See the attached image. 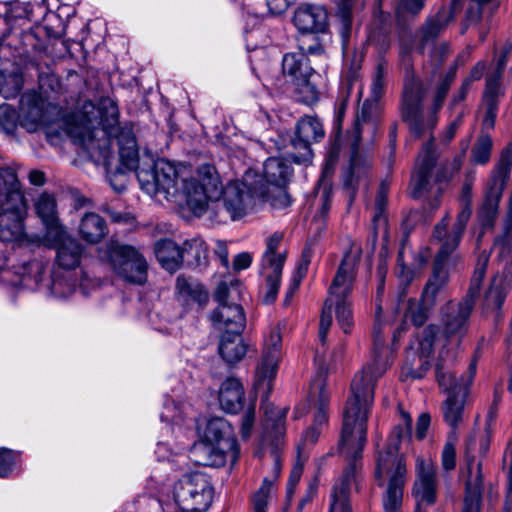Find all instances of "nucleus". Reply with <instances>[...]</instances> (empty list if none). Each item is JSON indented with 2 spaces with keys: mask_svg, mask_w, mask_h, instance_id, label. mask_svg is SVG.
I'll return each mask as SVG.
<instances>
[{
  "mask_svg": "<svg viewBox=\"0 0 512 512\" xmlns=\"http://www.w3.org/2000/svg\"><path fill=\"white\" fill-rule=\"evenodd\" d=\"M475 302L463 297L460 301L450 300L440 307V326L435 338L439 345V354L436 363L452 366L463 350V339L467 335L469 319Z\"/></svg>",
  "mask_w": 512,
  "mask_h": 512,
  "instance_id": "nucleus-4",
  "label": "nucleus"
},
{
  "mask_svg": "<svg viewBox=\"0 0 512 512\" xmlns=\"http://www.w3.org/2000/svg\"><path fill=\"white\" fill-rule=\"evenodd\" d=\"M475 181V172L468 171L465 174V180L462 184L458 202L460 211L457 214L455 223L452 230L448 232V225L450 221L449 214L447 213L441 221H439L433 231L434 239H448V246L458 247L463 234L465 232L467 223L472 215V187Z\"/></svg>",
  "mask_w": 512,
  "mask_h": 512,
  "instance_id": "nucleus-15",
  "label": "nucleus"
},
{
  "mask_svg": "<svg viewBox=\"0 0 512 512\" xmlns=\"http://www.w3.org/2000/svg\"><path fill=\"white\" fill-rule=\"evenodd\" d=\"M405 482H392L387 484L383 498L385 512H402L403 490Z\"/></svg>",
  "mask_w": 512,
  "mask_h": 512,
  "instance_id": "nucleus-50",
  "label": "nucleus"
},
{
  "mask_svg": "<svg viewBox=\"0 0 512 512\" xmlns=\"http://www.w3.org/2000/svg\"><path fill=\"white\" fill-rule=\"evenodd\" d=\"M183 262L191 265H201L207 259V246L200 238H193L183 243Z\"/></svg>",
  "mask_w": 512,
  "mask_h": 512,
  "instance_id": "nucleus-48",
  "label": "nucleus"
},
{
  "mask_svg": "<svg viewBox=\"0 0 512 512\" xmlns=\"http://www.w3.org/2000/svg\"><path fill=\"white\" fill-rule=\"evenodd\" d=\"M248 346L241 333H224L220 339L218 352L222 359L232 365L241 361L247 353Z\"/></svg>",
  "mask_w": 512,
  "mask_h": 512,
  "instance_id": "nucleus-32",
  "label": "nucleus"
},
{
  "mask_svg": "<svg viewBox=\"0 0 512 512\" xmlns=\"http://www.w3.org/2000/svg\"><path fill=\"white\" fill-rule=\"evenodd\" d=\"M400 417L402 424L394 427L385 451L379 452L376 459L375 478L380 486L385 482H406L407 469L404 457L399 453V447L403 437L411 434L412 418L404 410H400Z\"/></svg>",
  "mask_w": 512,
  "mask_h": 512,
  "instance_id": "nucleus-7",
  "label": "nucleus"
},
{
  "mask_svg": "<svg viewBox=\"0 0 512 512\" xmlns=\"http://www.w3.org/2000/svg\"><path fill=\"white\" fill-rule=\"evenodd\" d=\"M497 75L488 77L486 80V87L484 92L485 104H497L501 95V83Z\"/></svg>",
  "mask_w": 512,
  "mask_h": 512,
  "instance_id": "nucleus-62",
  "label": "nucleus"
},
{
  "mask_svg": "<svg viewBox=\"0 0 512 512\" xmlns=\"http://www.w3.org/2000/svg\"><path fill=\"white\" fill-rule=\"evenodd\" d=\"M56 245V262L59 267L66 270H73L79 267L83 256V246L73 237L63 230L61 236H49Z\"/></svg>",
  "mask_w": 512,
  "mask_h": 512,
  "instance_id": "nucleus-25",
  "label": "nucleus"
},
{
  "mask_svg": "<svg viewBox=\"0 0 512 512\" xmlns=\"http://www.w3.org/2000/svg\"><path fill=\"white\" fill-rule=\"evenodd\" d=\"M228 454L231 455V450L203 439L194 443L190 449V458L200 466H223Z\"/></svg>",
  "mask_w": 512,
  "mask_h": 512,
  "instance_id": "nucleus-27",
  "label": "nucleus"
},
{
  "mask_svg": "<svg viewBox=\"0 0 512 512\" xmlns=\"http://www.w3.org/2000/svg\"><path fill=\"white\" fill-rule=\"evenodd\" d=\"M314 69L304 52H289L282 59L284 81L278 80L276 88L282 93H294L305 104H312L319 98L316 86L310 81Z\"/></svg>",
  "mask_w": 512,
  "mask_h": 512,
  "instance_id": "nucleus-9",
  "label": "nucleus"
},
{
  "mask_svg": "<svg viewBox=\"0 0 512 512\" xmlns=\"http://www.w3.org/2000/svg\"><path fill=\"white\" fill-rule=\"evenodd\" d=\"M361 253L360 245L351 242L329 286L328 297L325 300L319 323V339L323 344L326 341L327 333L332 324L333 307L335 308L336 319L342 331L345 334H350L352 331L354 322L350 296Z\"/></svg>",
  "mask_w": 512,
  "mask_h": 512,
  "instance_id": "nucleus-3",
  "label": "nucleus"
},
{
  "mask_svg": "<svg viewBox=\"0 0 512 512\" xmlns=\"http://www.w3.org/2000/svg\"><path fill=\"white\" fill-rule=\"evenodd\" d=\"M35 211L46 227V236H61L65 227L59 222L56 200L52 195L42 193L35 202Z\"/></svg>",
  "mask_w": 512,
  "mask_h": 512,
  "instance_id": "nucleus-28",
  "label": "nucleus"
},
{
  "mask_svg": "<svg viewBox=\"0 0 512 512\" xmlns=\"http://www.w3.org/2000/svg\"><path fill=\"white\" fill-rule=\"evenodd\" d=\"M365 0H336L335 17L337 19L339 34L343 42H347L351 35L353 11L364 6Z\"/></svg>",
  "mask_w": 512,
  "mask_h": 512,
  "instance_id": "nucleus-35",
  "label": "nucleus"
},
{
  "mask_svg": "<svg viewBox=\"0 0 512 512\" xmlns=\"http://www.w3.org/2000/svg\"><path fill=\"white\" fill-rule=\"evenodd\" d=\"M412 496L416 501L415 512H427L438 498L437 465L431 458L417 457Z\"/></svg>",
  "mask_w": 512,
  "mask_h": 512,
  "instance_id": "nucleus-19",
  "label": "nucleus"
},
{
  "mask_svg": "<svg viewBox=\"0 0 512 512\" xmlns=\"http://www.w3.org/2000/svg\"><path fill=\"white\" fill-rule=\"evenodd\" d=\"M282 357V334L279 326L273 327L264 338L262 354L255 371V387L267 397L272 390L279 362Z\"/></svg>",
  "mask_w": 512,
  "mask_h": 512,
  "instance_id": "nucleus-18",
  "label": "nucleus"
},
{
  "mask_svg": "<svg viewBox=\"0 0 512 512\" xmlns=\"http://www.w3.org/2000/svg\"><path fill=\"white\" fill-rule=\"evenodd\" d=\"M214 490L209 478L200 472L185 474L175 486V500L182 510L204 512L213 501Z\"/></svg>",
  "mask_w": 512,
  "mask_h": 512,
  "instance_id": "nucleus-13",
  "label": "nucleus"
},
{
  "mask_svg": "<svg viewBox=\"0 0 512 512\" xmlns=\"http://www.w3.org/2000/svg\"><path fill=\"white\" fill-rule=\"evenodd\" d=\"M119 148V158L122 168L113 175L108 174V180L112 188L118 192L125 189V176L123 169L127 171H135L141 169L139 167V151L135 136L129 129H121L115 135Z\"/></svg>",
  "mask_w": 512,
  "mask_h": 512,
  "instance_id": "nucleus-20",
  "label": "nucleus"
},
{
  "mask_svg": "<svg viewBox=\"0 0 512 512\" xmlns=\"http://www.w3.org/2000/svg\"><path fill=\"white\" fill-rule=\"evenodd\" d=\"M137 179L142 190L156 201L188 206V179L181 176L170 162L158 160L149 169H140Z\"/></svg>",
  "mask_w": 512,
  "mask_h": 512,
  "instance_id": "nucleus-6",
  "label": "nucleus"
},
{
  "mask_svg": "<svg viewBox=\"0 0 512 512\" xmlns=\"http://www.w3.org/2000/svg\"><path fill=\"white\" fill-rule=\"evenodd\" d=\"M295 134L311 143L320 141L325 135L322 123L313 116H305L298 120Z\"/></svg>",
  "mask_w": 512,
  "mask_h": 512,
  "instance_id": "nucleus-43",
  "label": "nucleus"
},
{
  "mask_svg": "<svg viewBox=\"0 0 512 512\" xmlns=\"http://www.w3.org/2000/svg\"><path fill=\"white\" fill-rule=\"evenodd\" d=\"M490 447V435L485 433L479 438L475 433L465 440L464 459L467 465L468 479L461 512H481L483 475L482 458Z\"/></svg>",
  "mask_w": 512,
  "mask_h": 512,
  "instance_id": "nucleus-8",
  "label": "nucleus"
},
{
  "mask_svg": "<svg viewBox=\"0 0 512 512\" xmlns=\"http://www.w3.org/2000/svg\"><path fill=\"white\" fill-rule=\"evenodd\" d=\"M453 13L451 11H440L434 18L428 19L426 23L421 27L420 34V50L422 51L424 46L430 41H434L441 31L448 25L453 19Z\"/></svg>",
  "mask_w": 512,
  "mask_h": 512,
  "instance_id": "nucleus-39",
  "label": "nucleus"
},
{
  "mask_svg": "<svg viewBox=\"0 0 512 512\" xmlns=\"http://www.w3.org/2000/svg\"><path fill=\"white\" fill-rule=\"evenodd\" d=\"M504 462L509 460L507 495L504 505V512L512 511V438L508 441L503 457Z\"/></svg>",
  "mask_w": 512,
  "mask_h": 512,
  "instance_id": "nucleus-64",
  "label": "nucleus"
},
{
  "mask_svg": "<svg viewBox=\"0 0 512 512\" xmlns=\"http://www.w3.org/2000/svg\"><path fill=\"white\" fill-rule=\"evenodd\" d=\"M7 39V45L25 52L35 49L38 46L39 39L32 29L11 30L8 34H3Z\"/></svg>",
  "mask_w": 512,
  "mask_h": 512,
  "instance_id": "nucleus-44",
  "label": "nucleus"
},
{
  "mask_svg": "<svg viewBox=\"0 0 512 512\" xmlns=\"http://www.w3.org/2000/svg\"><path fill=\"white\" fill-rule=\"evenodd\" d=\"M287 411V408H277L272 403L264 404V427L275 438L285 433Z\"/></svg>",
  "mask_w": 512,
  "mask_h": 512,
  "instance_id": "nucleus-42",
  "label": "nucleus"
},
{
  "mask_svg": "<svg viewBox=\"0 0 512 512\" xmlns=\"http://www.w3.org/2000/svg\"><path fill=\"white\" fill-rule=\"evenodd\" d=\"M286 185L268 186L266 191L257 192L258 202H268L274 209H284L291 204Z\"/></svg>",
  "mask_w": 512,
  "mask_h": 512,
  "instance_id": "nucleus-47",
  "label": "nucleus"
},
{
  "mask_svg": "<svg viewBox=\"0 0 512 512\" xmlns=\"http://www.w3.org/2000/svg\"><path fill=\"white\" fill-rule=\"evenodd\" d=\"M329 397L325 379L321 375L316 376L310 384L308 395L309 401L319 409L316 421L323 422L326 420L325 408L329 403Z\"/></svg>",
  "mask_w": 512,
  "mask_h": 512,
  "instance_id": "nucleus-41",
  "label": "nucleus"
},
{
  "mask_svg": "<svg viewBox=\"0 0 512 512\" xmlns=\"http://www.w3.org/2000/svg\"><path fill=\"white\" fill-rule=\"evenodd\" d=\"M273 473L274 479L265 477L261 486L251 496L252 512H267L269 500L272 498L274 490V480L280 475L282 463L277 451H273Z\"/></svg>",
  "mask_w": 512,
  "mask_h": 512,
  "instance_id": "nucleus-29",
  "label": "nucleus"
},
{
  "mask_svg": "<svg viewBox=\"0 0 512 512\" xmlns=\"http://www.w3.org/2000/svg\"><path fill=\"white\" fill-rule=\"evenodd\" d=\"M492 0H470V5L466 11V19L462 33L472 25H476L480 22L483 13V6Z\"/></svg>",
  "mask_w": 512,
  "mask_h": 512,
  "instance_id": "nucleus-59",
  "label": "nucleus"
},
{
  "mask_svg": "<svg viewBox=\"0 0 512 512\" xmlns=\"http://www.w3.org/2000/svg\"><path fill=\"white\" fill-rule=\"evenodd\" d=\"M80 238L88 244H98L108 234L107 223L100 215L90 212L83 215L78 226Z\"/></svg>",
  "mask_w": 512,
  "mask_h": 512,
  "instance_id": "nucleus-31",
  "label": "nucleus"
},
{
  "mask_svg": "<svg viewBox=\"0 0 512 512\" xmlns=\"http://www.w3.org/2000/svg\"><path fill=\"white\" fill-rule=\"evenodd\" d=\"M380 313L381 308L378 307L373 327L372 362L364 366L361 372L355 375L351 383V396L343 410L338 451L348 461V465L332 486L330 493L329 506L332 503L335 488H344L350 512H352L350 487L353 481H357V474L360 469L357 461L362 458V452L367 441V420L374 401L375 383L391 363L392 351L385 345Z\"/></svg>",
  "mask_w": 512,
  "mask_h": 512,
  "instance_id": "nucleus-1",
  "label": "nucleus"
},
{
  "mask_svg": "<svg viewBox=\"0 0 512 512\" xmlns=\"http://www.w3.org/2000/svg\"><path fill=\"white\" fill-rule=\"evenodd\" d=\"M493 142L489 135L481 134L471 149V161L485 165L490 161Z\"/></svg>",
  "mask_w": 512,
  "mask_h": 512,
  "instance_id": "nucleus-54",
  "label": "nucleus"
},
{
  "mask_svg": "<svg viewBox=\"0 0 512 512\" xmlns=\"http://www.w3.org/2000/svg\"><path fill=\"white\" fill-rule=\"evenodd\" d=\"M369 170L370 164L361 166L358 161V156L355 152L351 159L350 168L345 175L344 186L347 189H350L352 193H354L362 181L366 182Z\"/></svg>",
  "mask_w": 512,
  "mask_h": 512,
  "instance_id": "nucleus-49",
  "label": "nucleus"
},
{
  "mask_svg": "<svg viewBox=\"0 0 512 512\" xmlns=\"http://www.w3.org/2000/svg\"><path fill=\"white\" fill-rule=\"evenodd\" d=\"M388 186L381 183L375 202V213L373 216L374 235L377 236L378 229L382 226L386 228L387 219L385 216V209L387 205Z\"/></svg>",
  "mask_w": 512,
  "mask_h": 512,
  "instance_id": "nucleus-55",
  "label": "nucleus"
},
{
  "mask_svg": "<svg viewBox=\"0 0 512 512\" xmlns=\"http://www.w3.org/2000/svg\"><path fill=\"white\" fill-rule=\"evenodd\" d=\"M23 117L20 124L29 132L35 131L44 118V101L36 93H26L21 98Z\"/></svg>",
  "mask_w": 512,
  "mask_h": 512,
  "instance_id": "nucleus-30",
  "label": "nucleus"
},
{
  "mask_svg": "<svg viewBox=\"0 0 512 512\" xmlns=\"http://www.w3.org/2000/svg\"><path fill=\"white\" fill-rule=\"evenodd\" d=\"M202 439L231 450L233 459L238 457L239 447L233 436L232 427L224 418L214 417L209 419Z\"/></svg>",
  "mask_w": 512,
  "mask_h": 512,
  "instance_id": "nucleus-26",
  "label": "nucleus"
},
{
  "mask_svg": "<svg viewBox=\"0 0 512 512\" xmlns=\"http://www.w3.org/2000/svg\"><path fill=\"white\" fill-rule=\"evenodd\" d=\"M493 249L498 251L497 260L502 265L493 279L486 295L487 305L500 308L512 289V227L506 228L502 236L495 239Z\"/></svg>",
  "mask_w": 512,
  "mask_h": 512,
  "instance_id": "nucleus-12",
  "label": "nucleus"
},
{
  "mask_svg": "<svg viewBox=\"0 0 512 512\" xmlns=\"http://www.w3.org/2000/svg\"><path fill=\"white\" fill-rule=\"evenodd\" d=\"M500 194L488 191L485 201L479 211V219L484 228L492 227L498 214Z\"/></svg>",
  "mask_w": 512,
  "mask_h": 512,
  "instance_id": "nucleus-53",
  "label": "nucleus"
},
{
  "mask_svg": "<svg viewBox=\"0 0 512 512\" xmlns=\"http://www.w3.org/2000/svg\"><path fill=\"white\" fill-rule=\"evenodd\" d=\"M95 122L89 117H78V123L68 128V134L75 144L82 146L86 151L94 149L96 138Z\"/></svg>",
  "mask_w": 512,
  "mask_h": 512,
  "instance_id": "nucleus-36",
  "label": "nucleus"
},
{
  "mask_svg": "<svg viewBox=\"0 0 512 512\" xmlns=\"http://www.w3.org/2000/svg\"><path fill=\"white\" fill-rule=\"evenodd\" d=\"M311 142L298 136L291 139L292 151L288 153L289 158L297 164H307L312 161L313 151L311 149Z\"/></svg>",
  "mask_w": 512,
  "mask_h": 512,
  "instance_id": "nucleus-51",
  "label": "nucleus"
},
{
  "mask_svg": "<svg viewBox=\"0 0 512 512\" xmlns=\"http://www.w3.org/2000/svg\"><path fill=\"white\" fill-rule=\"evenodd\" d=\"M441 243L440 249L435 256L432 275L425 284L421 298L429 306L437 303L438 296L441 295L449 281V274L446 269V261L449 255L457 248L448 246V239H436Z\"/></svg>",
  "mask_w": 512,
  "mask_h": 512,
  "instance_id": "nucleus-21",
  "label": "nucleus"
},
{
  "mask_svg": "<svg viewBox=\"0 0 512 512\" xmlns=\"http://www.w3.org/2000/svg\"><path fill=\"white\" fill-rule=\"evenodd\" d=\"M311 258H312L311 248L305 247L302 251L301 261L298 264V266L296 268V272L292 278V284L286 294V302L288 301V298L294 294L295 290L298 289V287L301 283V280L306 275L308 266L311 263Z\"/></svg>",
  "mask_w": 512,
  "mask_h": 512,
  "instance_id": "nucleus-57",
  "label": "nucleus"
},
{
  "mask_svg": "<svg viewBox=\"0 0 512 512\" xmlns=\"http://www.w3.org/2000/svg\"><path fill=\"white\" fill-rule=\"evenodd\" d=\"M223 189L219 173L213 165L199 166L198 179H188L186 188L188 207L195 215H201L205 212L209 201L220 199Z\"/></svg>",
  "mask_w": 512,
  "mask_h": 512,
  "instance_id": "nucleus-14",
  "label": "nucleus"
},
{
  "mask_svg": "<svg viewBox=\"0 0 512 512\" xmlns=\"http://www.w3.org/2000/svg\"><path fill=\"white\" fill-rule=\"evenodd\" d=\"M489 257V253L485 250L480 252L478 255L474 272L470 281V286L465 295L466 298H469L474 302L476 297L479 295L482 282L485 278Z\"/></svg>",
  "mask_w": 512,
  "mask_h": 512,
  "instance_id": "nucleus-46",
  "label": "nucleus"
},
{
  "mask_svg": "<svg viewBox=\"0 0 512 512\" xmlns=\"http://www.w3.org/2000/svg\"><path fill=\"white\" fill-rule=\"evenodd\" d=\"M379 100L373 98L367 99L363 102L360 110L357 113V124L360 122H369L373 120L379 112Z\"/></svg>",
  "mask_w": 512,
  "mask_h": 512,
  "instance_id": "nucleus-63",
  "label": "nucleus"
},
{
  "mask_svg": "<svg viewBox=\"0 0 512 512\" xmlns=\"http://www.w3.org/2000/svg\"><path fill=\"white\" fill-rule=\"evenodd\" d=\"M292 170L286 161L278 157L268 158L263 165V175L268 186L286 185Z\"/></svg>",
  "mask_w": 512,
  "mask_h": 512,
  "instance_id": "nucleus-38",
  "label": "nucleus"
},
{
  "mask_svg": "<svg viewBox=\"0 0 512 512\" xmlns=\"http://www.w3.org/2000/svg\"><path fill=\"white\" fill-rule=\"evenodd\" d=\"M154 251L162 267L170 272H175L183 263L181 247L170 239L157 241Z\"/></svg>",
  "mask_w": 512,
  "mask_h": 512,
  "instance_id": "nucleus-34",
  "label": "nucleus"
},
{
  "mask_svg": "<svg viewBox=\"0 0 512 512\" xmlns=\"http://www.w3.org/2000/svg\"><path fill=\"white\" fill-rule=\"evenodd\" d=\"M244 389L236 378H227L219 390V402L223 410L229 413L238 412L243 405Z\"/></svg>",
  "mask_w": 512,
  "mask_h": 512,
  "instance_id": "nucleus-33",
  "label": "nucleus"
},
{
  "mask_svg": "<svg viewBox=\"0 0 512 512\" xmlns=\"http://www.w3.org/2000/svg\"><path fill=\"white\" fill-rule=\"evenodd\" d=\"M434 306H429L420 297L419 301L409 299L405 311V318H409L415 326H422L429 318Z\"/></svg>",
  "mask_w": 512,
  "mask_h": 512,
  "instance_id": "nucleus-52",
  "label": "nucleus"
},
{
  "mask_svg": "<svg viewBox=\"0 0 512 512\" xmlns=\"http://www.w3.org/2000/svg\"><path fill=\"white\" fill-rule=\"evenodd\" d=\"M438 333V328L435 324H430L422 331L419 341V355L412 353V363L409 362V355L402 369V377L420 379L424 377L430 368L428 358L434 351L435 338Z\"/></svg>",
  "mask_w": 512,
  "mask_h": 512,
  "instance_id": "nucleus-23",
  "label": "nucleus"
},
{
  "mask_svg": "<svg viewBox=\"0 0 512 512\" xmlns=\"http://www.w3.org/2000/svg\"><path fill=\"white\" fill-rule=\"evenodd\" d=\"M176 292L178 298L186 303L194 302L203 306L208 301V294L203 285L184 276L177 277Z\"/></svg>",
  "mask_w": 512,
  "mask_h": 512,
  "instance_id": "nucleus-37",
  "label": "nucleus"
},
{
  "mask_svg": "<svg viewBox=\"0 0 512 512\" xmlns=\"http://www.w3.org/2000/svg\"><path fill=\"white\" fill-rule=\"evenodd\" d=\"M108 262L121 279L143 285L147 281L148 264L144 256L129 245H112L107 252Z\"/></svg>",
  "mask_w": 512,
  "mask_h": 512,
  "instance_id": "nucleus-17",
  "label": "nucleus"
},
{
  "mask_svg": "<svg viewBox=\"0 0 512 512\" xmlns=\"http://www.w3.org/2000/svg\"><path fill=\"white\" fill-rule=\"evenodd\" d=\"M451 367L436 363L435 369L440 388L448 393L441 407L443 419L453 430H456L464 419L468 388L455 377Z\"/></svg>",
  "mask_w": 512,
  "mask_h": 512,
  "instance_id": "nucleus-11",
  "label": "nucleus"
},
{
  "mask_svg": "<svg viewBox=\"0 0 512 512\" xmlns=\"http://www.w3.org/2000/svg\"><path fill=\"white\" fill-rule=\"evenodd\" d=\"M243 286L239 280L221 282L214 293L218 307L211 313L213 325L225 333H242L246 325V316L240 304Z\"/></svg>",
  "mask_w": 512,
  "mask_h": 512,
  "instance_id": "nucleus-10",
  "label": "nucleus"
},
{
  "mask_svg": "<svg viewBox=\"0 0 512 512\" xmlns=\"http://www.w3.org/2000/svg\"><path fill=\"white\" fill-rule=\"evenodd\" d=\"M19 116L15 109L8 104L0 105V129L10 134L17 127Z\"/></svg>",
  "mask_w": 512,
  "mask_h": 512,
  "instance_id": "nucleus-58",
  "label": "nucleus"
},
{
  "mask_svg": "<svg viewBox=\"0 0 512 512\" xmlns=\"http://www.w3.org/2000/svg\"><path fill=\"white\" fill-rule=\"evenodd\" d=\"M511 164L498 161L491 174L490 192L502 194L511 172Z\"/></svg>",
  "mask_w": 512,
  "mask_h": 512,
  "instance_id": "nucleus-56",
  "label": "nucleus"
},
{
  "mask_svg": "<svg viewBox=\"0 0 512 512\" xmlns=\"http://www.w3.org/2000/svg\"><path fill=\"white\" fill-rule=\"evenodd\" d=\"M293 24L302 33H325L328 30V12L324 5L302 3L292 17Z\"/></svg>",
  "mask_w": 512,
  "mask_h": 512,
  "instance_id": "nucleus-24",
  "label": "nucleus"
},
{
  "mask_svg": "<svg viewBox=\"0 0 512 512\" xmlns=\"http://www.w3.org/2000/svg\"><path fill=\"white\" fill-rule=\"evenodd\" d=\"M454 78L455 71H451L440 80L433 91L431 105L425 113L424 100L428 88L413 70L407 69L406 71L400 104L401 119L408 126L409 133L416 139L430 133L428 141L419 153L410 182L412 197L415 199L422 197L431 189V172L438 158L432 131L438 123L437 113L444 104Z\"/></svg>",
  "mask_w": 512,
  "mask_h": 512,
  "instance_id": "nucleus-2",
  "label": "nucleus"
},
{
  "mask_svg": "<svg viewBox=\"0 0 512 512\" xmlns=\"http://www.w3.org/2000/svg\"><path fill=\"white\" fill-rule=\"evenodd\" d=\"M18 454L8 448H0V477H7L15 468Z\"/></svg>",
  "mask_w": 512,
  "mask_h": 512,
  "instance_id": "nucleus-60",
  "label": "nucleus"
},
{
  "mask_svg": "<svg viewBox=\"0 0 512 512\" xmlns=\"http://www.w3.org/2000/svg\"><path fill=\"white\" fill-rule=\"evenodd\" d=\"M223 205L232 220H237L257 205V191L241 181L229 182L222 192Z\"/></svg>",
  "mask_w": 512,
  "mask_h": 512,
  "instance_id": "nucleus-22",
  "label": "nucleus"
},
{
  "mask_svg": "<svg viewBox=\"0 0 512 512\" xmlns=\"http://www.w3.org/2000/svg\"><path fill=\"white\" fill-rule=\"evenodd\" d=\"M385 67L382 63L376 66L372 84H371V98L380 100L385 91Z\"/></svg>",
  "mask_w": 512,
  "mask_h": 512,
  "instance_id": "nucleus-61",
  "label": "nucleus"
},
{
  "mask_svg": "<svg viewBox=\"0 0 512 512\" xmlns=\"http://www.w3.org/2000/svg\"><path fill=\"white\" fill-rule=\"evenodd\" d=\"M282 240V233H274L267 240L266 251L262 257L261 275L265 279V284L261 287V294L264 304L273 303L279 291L282 269L286 260V250H279Z\"/></svg>",
  "mask_w": 512,
  "mask_h": 512,
  "instance_id": "nucleus-16",
  "label": "nucleus"
},
{
  "mask_svg": "<svg viewBox=\"0 0 512 512\" xmlns=\"http://www.w3.org/2000/svg\"><path fill=\"white\" fill-rule=\"evenodd\" d=\"M23 86V77L17 68L0 71V95L4 98L16 97Z\"/></svg>",
  "mask_w": 512,
  "mask_h": 512,
  "instance_id": "nucleus-45",
  "label": "nucleus"
},
{
  "mask_svg": "<svg viewBox=\"0 0 512 512\" xmlns=\"http://www.w3.org/2000/svg\"><path fill=\"white\" fill-rule=\"evenodd\" d=\"M100 122L103 131L109 136H115L120 130L119 125V109L114 100L111 98H103L99 107Z\"/></svg>",
  "mask_w": 512,
  "mask_h": 512,
  "instance_id": "nucleus-40",
  "label": "nucleus"
},
{
  "mask_svg": "<svg viewBox=\"0 0 512 512\" xmlns=\"http://www.w3.org/2000/svg\"><path fill=\"white\" fill-rule=\"evenodd\" d=\"M27 203L18 186L16 174L0 169V240L19 242L25 237Z\"/></svg>",
  "mask_w": 512,
  "mask_h": 512,
  "instance_id": "nucleus-5",
  "label": "nucleus"
}]
</instances>
